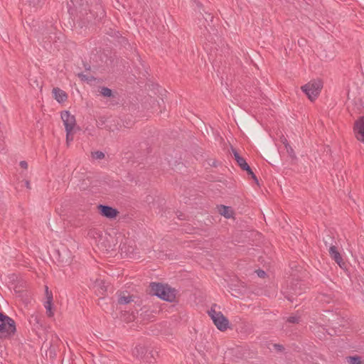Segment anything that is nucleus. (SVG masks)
<instances>
[{"mask_svg":"<svg viewBox=\"0 0 364 364\" xmlns=\"http://www.w3.org/2000/svg\"><path fill=\"white\" fill-rule=\"evenodd\" d=\"M71 2L87 22L100 21L105 16L100 0H71Z\"/></svg>","mask_w":364,"mask_h":364,"instance_id":"nucleus-1","label":"nucleus"},{"mask_svg":"<svg viewBox=\"0 0 364 364\" xmlns=\"http://www.w3.org/2000/svg\"><path fill=\"white\" fill-rule=\"evenodd\" d=\"M151 291L157 297L167 301H172L176 296L175 291L167 285L159 283H151Z\"/></svg>","mask_w":364,"mask_h":364,"instance_id":"nucleus-2","label":"nucleus"},{"mask_svg":"<svg viewBox=\"0 0 364 364\" xmlns=\"http://www.w3.org/2000/svg\"><path fill=\"white\" fill-rule=\"evenodd\" d=\"M323 88V82L320 79H314L301 86V90L311 101L315 100Z\"/></svg>","mask_w":364,"mask_h":364,"instance_id":"nucleus-3","label":"nucleus"},{"mask_svg":"<svg viewBox=\"0 0 364 364\" xmlns=\"http://www.w3.org/2000/svg\"><path fill=\"white\" fill-rule=\"evenodd\" d=\"M14 321L8 316L0 313V336L7 337L16 332Z\"/></svg>","mask_w":364,"mask_h":364,"instance_id":"nucleus-4","label":"nucleus"},{"mask_svg":"<svg viewBox=\"0 0 364 364\" xmlns=\"http://www.w3.org/2000/svg\"><path fill=\"white\" fill-rule=\"evenodd\" d=\"M208 314L220 331H223L228 328L229 321L221 312L211 309L208 311Z\"/></svg>","mask_w":364,"mask_h":364,"instance_id":"nucleus-5","label":"nucleus"},{"mask_svg":"<svg viewBox=\"0 0 364 364\" xmlns=\"http://www.w3.org/2000/svg\"><path fill=\"white\" fill-rule=\"evenodd\" d=\"M353 129L357 139L364 143V116L355 122Z\"/></svg>","mask_w":364,"mask_h":364,"instance_id":"nucleus-6","label":"nucleus"},{"mask_svg":"<svg viewBox=\"0 0 364 364\" xmlns=\"http://www.w3.org/2000/svg\"><path fill=\"white\" fill-rule=\"evenodd\" d=\"M61 119L63 122L65 129L73 130L75 124V117L69 111H63L61 113Z\"/></svg>","mask_w":364,"mask_h":364,"instance_id":"nucleus-7","label":"nucleus"},{"mask_svg":"<svg viewBox=\"0 0 364 364\" xmlns=\"http://www.w3.org/2000/svg\"><path fill=\"white\" fill-rule=\"evenodd\" d=\"M98 210L102 216L107 218H114L119 213L117 209L105 205H99Z\"/></svg>","mask_w":364,"mask_h":364,"instance_id":"nucleus-8","label":"nucleus"},{"mask_svg":"<svg viewBox=\"0 0 364 364\" xmlns=\"http://www.w3.org/2000/svg\"><path fill=\"white\" fill-rule=\"evenodd\" d=\"M329 254L331 258L334 259V261L339 265L341 268H344L346 267V264L343 261V258L336 246L331 245L329 247Z\"/></svg>","mask_w":364,"mask_h":364,"instance_id":"nucleus-9","label":"nucleus"},{"mask_svg":"<svg viewBox=\"0 0 364 364\" xmlns=\"http://www.w3.org/2000/svg\"><path fill=\"white\" fill-rule=\"evenodd\" d=\"M217 210L221 215L226 218H230L233 217L234 210L230 206H226L224 205H217Z\"/></svg>","mask_w":364,"mask_h":364,"instance_id":"nucleus-10","label":"nucleus"},{"mask_svg":"<svg viewBox=\"0 0 364 364\" xmlns=\"http://www.w3.org/2000/svg\"><path fill=\"white\" fill-rule=\"evenodd\" d=\"M53 94L55 100L59 103L64 102L68 99L67 93L59 87H54L53 89Z\"/></svg>","mask_w":364,"mask_h":364,"instance_id":"nucleus-11","label":"nucleus"},{"mask_svg":"<svg viewBox=\"0 0 364 364\" xmlns=\"http://www.w3.org/2000/svg\"><path fill=\"white\" fill-rule=\"evenodd\" d=\"M232 154L234 155L235 159L237 161L238 166L245 171L246 168H249V164L246 162L245 159L240 156L237 151L235 149H232Z\"/></svg>","mask_w":364,"mask_h":364,"instance_id":"nucleus-12","label":"nucleus"},{"mask_svg":"<svg viewBox=\"0 0 364 364\" xmlns=\"http://www.w3.org/2000/svg\"><path fill=\"white\" fill-rule=\"evenodd\" d=\"M100 92L103 97H110L113 100L114 98H116V96L117 95V92H113L111 89L107 87H100Z\"/></svg>","mask_w":364,"mask_h":364,"instance_id":"nucleus-13","label":"nucleus"},{"mask_svg":"<svg viewBox=\"0 0 364 364\" xmlns=\"http://www.w3.org/2000/svg\"><path fill=\"white\" fill-rule=\"evenodd\" d=\"M52 296H48V299L44 304L45 309L46 310V314L49 317L53 316V311H52Z\"/></svg>","mask_w":364,"mask_h":364,"instance_id":"nucleus-14","label":"nucleus"},{"mask_svg":"<svg viewBox=\"0 0 364 364\" xmlns=\"http://www.w3.org/2000/svg\"><path fill=\"white\" fill-rule=\"evenodd\" d=\"M144 353V348L140 346H136L133 351V353L139 358H143Z\"/></svg>","mask_w":364,"mask_h":364,"instance_id":"nucleus-15","label":"nucleus"},{"mask_svg":"<svg viewBox=\"0 0 364 364\" xmlns=\"http://www.w3.org/2000/svg\"><path fill=\"white\" fill-rule=\"evenodd\" d=\"M132 301V297L130 296H121L118 299V302L120 304H129Z\"/></svg>","mask_w":364,"mask_h":364,"instance_id":"nucleus-16","label":"nucleus"},{"mask_svg":"<svg viewBox=\"0 0 364 364\" xmlns=\"http://www.w3.org/2000/svg\"><path fill=\"white\" fill-rule=\"evenodd\" d=\"M286 149H287V151L288 152V154L291 156V157H294L295 156V154H294V149L290 146V145L288 144L287 139H285V141H283Z\"/></svg>","mask_w":364,"mask_h":364,"instance_id":"nucleus-17","label":"nucleus"},{"mask_svg":"<svg viewBox=\"0 0 364 364\" xmlns=\"http://www.w3.org/2000/svg\"><path fill=\"white\" fill-rule=\"evenodd\" d=\"M245 171H247V174L255 181V183L257 185H259L258 179H257L256 175L254 173V172L251 169L250 166H249V168H246Z\"/></svg>","mask_w":364,"mask_h":364,"instance_id":"nucleus-18","label":"nucleus"},{"mask_svg":"<svg viewBox=\"0 0 364 364\" xmlns=\"http://www.w3.org/2000/svg\"><path fill=\"white\" fill-rule=\"evenodd\" d=\"M348 361L350 364H361L360 358L358 356L348 357Z\"/></svg>","mask_w":364,"mask_h":364,"instance_id":"nucleus-19","label":"nucleus"},{"mask_svg":"<svg viewBox=\"0 0 364 364\" xmlns=\"http://www.w3.org/2000/svg\"><path fill=\"white\" fill-rule=\"evenodd\" d=\"M92 157L96 159H102L105 158V154L102 151H97L92 153Z\"/></svg>","mask_w":364,"mask_h":364,"instance_id":"nucleus-20","label":"nucleus"},{"mask_svg":"<svg viewBox=\"0 0 364 364\" xmlns=\"http://www.w3.org/2000/svg\"><path fill=\"white\" fill-rule=\"evenodd\" d=\"M66 131V142L68 144L73 140V130L65 129Z\"/></svg>","mask_w":364,"mask_h":364,"instance_id":"nucleus-21","label":"nucleus"},{"mask_svg":"<svg viewBox=\"0 0 364 364\" xmlns=\"http://www.w3.org/2000/svg\"><path fill=\"white\" fill-rule=\"evenodd\" d=\"M77 76L80 78L81 80L82 81H87V82H89V81H91L93 77H90L89 76L83 74L82 73H78L77 74Z\"/></svg>","mask_w":364,"mask_h":364,"instance_id":"nucleus-22","label":"nucleus"},{"mask_svg":"<svg viewBox=\"0 0 364 364\" xmlns=\"http://www.w3.org/2000/svg\"><path fill=\"white\" fill-rule=\"evenodd\" d=\"M289 323H297L299 321V317L296 316H289L287 319Z\"/></svg>","mask_w":364,"mask_h":364,"instance_id":"nucleus-23","label":"nucleus"},{"mask_svg":"<svg viewBox=\"0 0 364 364\" xmlns=\"http://www.w3.org/2000/svg\"><path fill=\"white\" fill-rule=\"evenodd\" d=\"M255 272L257 274V276L261 278L264 277L266 275L265 272L262 269L256 270Z\"/></svg>","mask_w":364,"mask_h":364,"instance_id":"nucleus-24","label":"nucleus"},{"mask_svg":"<svg viewBox=\"0 0 364 364\" xmlns=\"http://www.w3.org/2000/svg\"><path fill=\"white\" fill-rule=\"evenodd\" d=\"M19 165L22 168L26 169L28 168V164L26 161H20Z\"/></svg>","mask_w":364,"mask_h":364,"instance_id":"nucleus-25","label":"nucleus"},{"mask_svg":"<svg viewBox=\"0 0 364 364\" xmlns=\"http://www.w3.org/2000/svg\"><path fill=\"white\" fill-rule=\"evenodd\" d=\"M41 0H29L30 4H32L33 6L38 4Z\"/></svg>","mask_w":364,"mask_h":364,"instance_id":"nucleus-26","label":"nucleus"},{"mask_svg":"<svg viewBox=\"0 0 364 364\" xmlns=\"http://www.w3.org/2000/svg\"><path fill=\"white\" fill-rule=\"evenodd\" d=\"M204 18L206 21H208V19H210V21H212L213 16L210 14H208V17H204Z\"/></svg>","mask_w":364,"mask_h":364,"instance_id":"nucleus-27","label":"nucleus"},{"mask_svg":"<svg viewBox=\"0 0 364 364\" xmlns=\"http://www.w3.org/2000/svg\"><path fill=\"white\" fill-rule=\"evenodd\" d=\"M274 347H275L276 348H277L278 350H281V349H282V346H280V345H274Z\"/></svg>","mask_w":364,"mask_h":364,"instance_id":"nucleus-28","label":"nucleus"},{"mask_svg":"<svg viewBox=\"0 0 364 364\" xmlns=\"http://www.w3.org/2000/svg\"><path fill=\"white\" fill-rule=\"evenodd\" d=\"M196 5H197V6H198V8H201V7H202V6H203V5H202V4H201V3H200V2H197V3H196Z\"/></svg>","mask_w":364,"mask_h":364,"instance_id":"nucleus-29","label":"nucleus"},{"mask_svg":"<svg viewBox=\"0 0 364 364\" xmlns=\"http://www.w3.org/2000/svg\"><path fill=\"white\" fill-rule=\"evenodd\" d=\"M31 318L33 319L34 321H37L38 320V316H32Z\"/></svg>","mask_w":364,"mask_h":364,"instance_id":"nucleus-30","label":"nucleus"},{"mask_svg":"<svg viewBox=\"0 0 364 364\" xmlns=\"http://www.w3.org/2000/svg\"><path fill=\"white\" fill-rule=\"evenodd\" d=\"M26 187L30 188V183H29V181H26Z\"/></svg>","mask_w":364,"mask_h":364,"instance_id":"nucleus-31","label":"nucleus"},{"mask_svg":"<svg viewBox=\"0 0 364 364\" xmlns=\"http://www.w3.org/2000/svg\"><path fill=\"white\" fill-rule=\"evenodd\" d=\"M118 102L117 101H115L114 102H112V105H116L117 104Z\"/></svg>","mask_w":364,"mask_h":364,"instance_id":"nucleus-32","label":"nucleus"},{"mask_svg":"<svg viewBox=\"0 0 364 364\" xmlns=\"http://www.w3.org/2000/svg\"><path fill=\"white\" fill-rule=\"evenodd\" d=\"M104 287H105L103 286V287H102V289L104 291H106V289H104Z\"/></svg>","mask_w":364,"mask_h":364,"instance_id":"nucleus-33","label":"nucleus"}]
</instances>
